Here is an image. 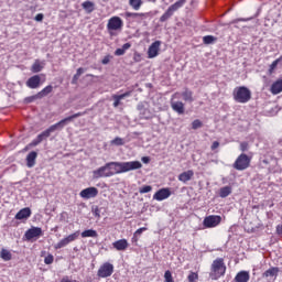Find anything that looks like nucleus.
I'll return each mask as SVG.
<instances>
[{
	"label": "nucleus",
	"mask_w": 282,
	"mask_h": 282,
	"mask_svg": "<svg viewBox=\"0 0 282 282\" xmlns=\"http://www.w3.org/2000/svg\"><path fill=\"white\" fill-rule=\"evenodd\" d=\"M86 72H87V68H83V67L77 68L76 74L72 78V82H70L72 85H78V78H80V76H83V74H85Z\"/></svg>",
	"instance_id": "obj_30"
},
{
	"label": "nucleus",
	"mask_w": 282,
	"mask_h": 282,
	"mask_svg": "<svg viewBox=\"0 0 282 282\" xmlns=\"http://www.w3.org/2000/svg\"><path fill=\"white\" fill-rule=\"evenodd\" d=\"M87 237H91L93 239H97L98 237V231H96L95 229H87V230H84L82 232V238L83 239H87Z\"/></svg>",
	"instance_id": "obj_31"
},
{
	"label": "nucleus",
	"mask_w": 282,
	"mask_h": 282,
	"mask_svg": "<svg viewBox=\"0 0 282 282\" xmlns=\"http://www.w3.org/2000/svg\"><path fill=\"white\" fill-rule=\"evenodd\" d=\"M184 3H186V0H178L174 4H171L164 14L161 15L160 22L165 23V21H169V19H171V17H173V14L184 6Z\"/></svg>",
	"instance_id": "obj_6"
},
{
	"label": "nucleus",
	"mask_w": 282,
	"mask_h": 282,
	"mask_svg": "<svg viewBox=\"0 0 282 282\" xmlns=\"http://www.w3.org/2000/svg\"><path fill=\"white\" fill-rule=\"evenodd\" d=\"M43 67H45V62H41L39 59H35L31 67V72L33 74H39V72H43Z\"/></svg>",
	"instance_id": "obj_25"
},
{
	"label": "nucleus",
	"mask_w": 282,
	"mask_h": 282,
	"mask_svg": "<svg viewBox=\"0 0 282 282\" xmlns=\"http://www.w3.org/2000/svg\"><path fill=\"white\" fill-rule=\"evenodd\" d=\"M61 282H72V280H68L67 278H63Z\"/></svg>",
	"instance_id": "obj_62"
},
{
	"label": "nucleus",
	"mask_w": 282,
	"mask_h": 282,
	"mask_svg": "<svg viewBox=\"0 0 282 282\" xmlns=\"http://www.w3.org/2000/svg\"><path fill=\"white\" fill-rule=\"evenodd\" d=\"M219 224H221V216L217 215L207 216L203 220V226H205V228H216Z\"/></svg>",
	"instance_id": "obj_10"
},
{
	"label": "nucleus",
	"mask_w": 282,
	"mask_h": 282,
	"mask_svg": "<svg viewBox=\"0 0 282 282\" xmlns=\"http://www.w3.org/2000/svg\"><path fill=\"white\" fill-rule=\"evenodd\" d=\"M30 217H32V209L30 207H24L15 214V219L19 221L30 219Z\"/></svg>",
	"instance_id": "obj_17"
},
{
	"label": "nucleus",
	"mask_w": 282,
	"mask_h": 282,
	"mask_svg": "<svg viewBox=\"0 0 282 282\" xmlns=\"http://www.w3.org/2000/svg\"><path fill=\"white\" fill-rule=\"evenodd\" d=\"M66 246H69L66 238H63L55 245V250H61V248H65Z\"/></svg>",
	"instance_id": "obj_39"
},
{
	"label": "nucleus",
	"mask_w": 282,
	"mask_h": 282,
	"mask_svg": "<svg viewBox=\"0 0 282 282\" xmlns=\"http://www.w3.org/2000/svg\"><path fill=\"white\" fill-rule=\"evenodd\" d=\"M181 96L185 102H193V100H195L193 98V91L188 88H184V91L181 94Z\"/></svg>",
	"instance_id": "obj_29"
},
{
	"label": "nucleus",
	"mask_w": 282,
	"mask_h": 282,
	"mask_svg": "<svg viewBox=\"0 0 282 282\" xmlns=\"http://www.w3.org/2000/svg\"><path fill=\"white\" fill-rule=\"evenodd\" d=\"M210 149L212 151H215V149H219V141H214Z\"/></svg>",
	"instance_id": "obj_57"
},
{
	"label": "nucleus",
	"mask_w": 282,
	"mask_h": 282,
	"mask_svg": "<svg viewBox=\"0 0 282 282\" xmlns=\"http://www.w3.org/2000/svg\"><path fill=\"white\" fill-rule=\"evenodd\" d=\"M133 61L135 63H140V61H142V56L140 55V53H138V52L134 53Z\"/></svg>",
	"instance_id": "obj_55"
},
{
	"label": "nucleus",
	"mask_w": 282,
	"mask_h": 282,
	"mask_svg": "<svg viewBox=\"0 0 282 282\" xmlns=\"http://www.w3.org/2000/svg\"><path fill=\"white\" fill-rule=\"evenodd\" d=\"M224 274H226V263H224V258H217L212 263L209 279H212V281H217V279H221Z\"/></svg>",
	"instance_id": "obj_3"
},
{
	"label": "nucleus",
	"mask_w": 282,
	"mask_h": 282,
	"mask_svg": "<svg viewBox=\"0 0 282 282\" xmlns=\"http://www.w3.org/2000/svg\"><path fill=\"white\" fill-rule=\"evenodd\" d=\"M91 212H93V215L97 217V219H100V208H98V206H93Z\"/></svg>",
	"instance_id": "obj_47"
},
{
	"label": "nucleus",
	"mask_w": 282,
	"mask_h": 282,
	"mask_svg": "<svg viewBox=\"0 0 282 282\" xmlns=\"http://www.w3.org/2000/svg\"><path fill=\"white\" fill-rule=\"evenodd\" d=\"M130 6L134 10H140V7L142 6V0H130Z\"/></svg>",
	"instance_id": "obj_41"
},
{
	"label": "nucleus",
	"mask_w": 282,
	"mask_h": 282,
	"mask_svg": "<svg viewBox=\"0 0 282 282\" xmlns=\"http://www.w3.org/2000/svg\"><path fill=\"white\" fill-rule=\"evenodd\" d=\"M82 8L85 10V12H87V14H91V12L96 10V3L88 0L82 3Z\"/></svg>",
	"instance_id": "obj_26"
},
{
	"label": "nucleus",
	"mask_w": 282,
	"mask_h": 282,
	"mask_svg": "<svg viewBox=\"0 0 282 282\" xmlns=\"http://www.w3.org/2000/svg\"><path fill=\"white\" fill-rule=\"evenodd\" d=\"M109 165L113 175H120V173H129V171H138V169H142V163L140 161L109 162Z\"/></svg>",
	"instance_id": "obj_2"
},
{
	"label": "nucleus",
	"mask_w": 282,
	"mask_h": 282,
	"mask_svg": "<svg viewBox=\"0 0 282 282\" xmlns=\"http://www.w3.org/2000/svg\"><path fill=\"white\" fill-rule=\"evenodd\" d=\"M30 149H33L32 147H30V143L23 149V151H30Z\"/></svg>",
	"instance_id": "obj_61"
},
{
	"label": "nucleus",
	"mask_w": 282,
	"mask_h": 282,
	"mask_svg": "<svg viewBox=\"0 0 282 282\" xmlns=\"http://www.w3.org/2000/svg\"><path fill=\"white\" fill-rule=\"evenodd\" d=\"M113 248L119 251H124L129 248V242L127 239H120L112 243Z\"/></svg>",
	"instance_id": "obj_23"
},
{
	"label": "nucleus",
	"mask_w": 282,
	"mask_h": 282,
	"mask_svg": "<svg viewBox=\"0 0 282 282\" xmlns=\"http://www.w3.org/2000/svg\"><path fill=\"white\" fill-rule=\"evenodd\" d=\"M94 180H100V177H113V171H111V165L106 163L104 166L93 171Z\"/></svg>",
	"instance_id": "obj_8"
},
{
	"label": "nucleus",
	"mask_w": 282,
	"mask_h": 282,
	"mask_svg": "<svg viewBox=\"0 0 282 282\" xmlns=\"http://www.w3.org/2000/svg\"><path fill=\"white\" fill-rule=\"evenodd\" d=\"M164 279H165V282H175V281L173 280V273H171L170 270L165 271V273H164Z\"/></svg>",
	"instance_id": "obj_45"
},
{
	"label": "nucleus",
	"mask_w": 282,
	"mask_h": 282,
	"mask_svg": "<svg viewBox=\"0 0 282 282\" xmlns=\"http://www.w3.org/2000/svg\"><path fill=\"white\" fill-rule=\"evenodd\" d=\"M40 99H41L40 95L36 94L33 96L25 97L24 102H25V105H30V104L34 102V100H40Z\"/></svg>",
	"instance_id": "obj_37"
},
{
	"label": "nucleus",
	"mask_w": 282,
	"mask_h": 282,
	"mask_svg": "<svg viewBox=\"0 0 282 282\" xmlns=\"http://www.w3.org/2000/svg\"><path fill=\"white\" fill-rule=\"evenodd\" d=\"M193 175H195V172H193V170L183 172L178 175V182H183V184H186V182H191V180H193Z\"/></svg>",
	"instance_id": "obj_21"
},
{
	"label": "nucleus",
	"mask_w": 282,
	"mask_h": 282,
	"mask_svg": "<svg viewBox=\"0 0 282 282\" xmlns=\"http://www.w3.org/2000/svg\"><path fill=\"white\" fill-rule=\"evenodd\" d=\"M111 58H113L111 55H106L102 61H101V64L102 65H109Z\"/></svg>",
	"instance_id": "obj_51"
},
{
	"label": "nucleus",
	"mask_w": 282,
	"mask_h": 282,
	"mask_svg": "<svg viewBox=\"0 0 282 282\" xmlns=\"http://www.w3.org/2000/svg\"><path fill=\"white\" fill-rule=\"evenodd\" d=\"M79 197L83 199H91L94 197H98V188L87 187L79 193Z\"/></svg>",
	"instance_id": "obj_13"
},
{
	"label": "nucleus",
	"mask_w": 282,
	"mask_h": 282,
	"mask_svg": "<svg viewBox=\"0 0 282 282\" xmlns=\"http://www.w3.org/2000/svg\"><path fill=\"white\" fill-rule=\"evenodd\" d=\"M270 91H271V94H273V96H278V94H281V91H282V79L275 80L271 85Z\"/></svg>",
	"instance_id": "obj_24"
},
{
	"label": "nucleus",
	"mask_w": 282,
	"mask_h": 282,
	"mask_svg": "<svg viewBox=\"0 0 282 282\" xmlns=\"http://www.w3.org/2000/svg\"><path fill=\"white\" fill-rule=\"evenodd\" d=\"M278 59L279 65H282V56H280Z\"/></svg>",
	"instance_id": "obj_63"
},
{
	"label": "nucleus",
	"mask_w": 282,
	"mask_h": 282,
	"mask_svg": "<svg viewBox=\"0 0 282 282\" xmlns=\"http://www.w3.org/2000/svg\"><path fill=\"white\" fill-rule=\"evenodd\" d=\"M141 162H143V164H149V162H151V158H149V156H143V158L141 159Z\"/></svg>",
	"instance_id": "obj_58"
},
{
	"label": "nucleus",
	"mask_w": 282,
	"mask_h": 282,
	"mask_svg": "<svg viewBox=\"0 0 282 282\" xmlns=\"http://www.w3.org/2000/svg\"><path fill=\"white\" fill-rule=\"evenodd\" d=\"M171 107H172L173 111H175V113H178V116L184 115V111H186V109L184 108V102H182V101H173V99H172Z\"/></svg>",
	"instance_id": "obj_20"
},
{
	"label": "nucleus",
	"mask_w": 282,
	"mask_h": 282,
	"mask_svg": "<svg viewBox=\"0 0 282 282\" xmlns=\"http://www.w3.org/2000/svg\"><path fill=\"white\" fill-rule=\"evenodd\" d=\"M111 274H113V264L109 263V262H105L97 272V276H99V279H107L108 276H111Z\"/></svg>",
	"instance_id": "obj_9"
},
{
	"label": "nucleus",
	"mask_w": 282,
	"mask_h": 282,
	"mask_svg": "<svg viewBox=\"0 0 282 282\" xmlns=\"http://www.w3.org/2000/svg\"><path fill=\"white\" fill-rule=\"evenodd\" d=\"M199 279V275L196 272H191L187 276V281L189 282H195Z\"/></svg>",
	"instance_id": "obj_46"
},
{
	"label": "nucleus",
	"mask_w": 282,
	"mask_h": 282,
	"mask_svg": "<svg viewBox=\"0 0 282 282\" xmlns=\"http://www.w3.org/2000/svg\"><path fill=\"white\" fill-rule=\"evenodd\" d=\"M251 159L246 153H241L234 163V169L236 171H246V169L250 167Z\"/></svg>",
	"instance_id": "obj_7"
},
{
	"label": "nucleus",
	"mask_w": 282,
	"mask_h": 282,
	"mask_svg": "<svg viewBox=\"0 0 282 282\" xmlns=\"http://www.w3.org/2000/svg\"><path fill=\"white\" fill-rule=\"evenodd\" d=\"M202 127H204V123H202V121L199 119H195L192 122V129H194V130L202 129Z\"/></svg>",
	"instance_id": "obj_43"
},
{
	"label": "nucleus",
	"mask_w": 282,
	"mask_h": 282,
	"mask_svg": "<svg viewBox=\"0 0 282 282\" xmlns=\"http://www.w3.org/2000/svg\"><path fill=\"white\" fill-rule=\"evenodd\" d=\"M153 191V187L151 185H144L139 188V193L141 195H144L145 193H151Z\"/></svg>",
	"instance_id": "obj_40"
},
{
	"label": "nucleus",
	"mask_w": 282,
	"mask_h": 282,
	"mask_svg": "<svg viewBox=\"0 0 282 282\" xmlns=\"http://www.w3.org/2000/svg\"><path fill=\"white\" fill-rule=\"evenodd\" d=\"M251 18H248V19H243V18H239V19H236L232 21V23H239L240 21H250Z\"/></svg>",
	"instance_id": "obj_59"
},
{
	"label": "nucleus",
	"mask_w": 282,
	"mask_h": 282,
	"mask_svg": "<svg viewBox=\"0 0 282 282\" xmlns=\"http://www.w3.org/2000/svg\"><path fill=\"white\" fill-rule=\"evenodd\" d=\"M78 237H80V231H75L74 234H70L67 237H65V239H66V242L72 243V241H76Z\"/></svg>",
	"instance_id": "obj_36"
},
{
	"label": "nucleus",
	"mask_w": 282,
	"mask_h": 282,
	"mask_svg": "<svg viewBox=\"0 0 282 282\" xmlns=\"http://www.w3.org/2000/svg\"><path fill=\"white\" fill-rule=\"evenodd\" d=\"M235 282H248L250 281V272L249 271H240L236 274Z\"/></svg>",
	"instance_id": "obj_22"
},
{
	"label": "nucleus",
	"mask_w": 282,
	"mask_h": 282,
	"mask_svg": "<svg viewBox=\"0 0 282 282\" xmlns=\"http://www.w3.org/2000/svg\"><path fill=\"white\" fill-rule=\"evenodd\" d=\"M180 93H175L174 95H173V98H175V96H177Z\"/></svg>",
	"instance_id": "obj_64"
},
{
	"label": "nucleus",
	"mask_w": 282,
	"mask_h": 282,
	"mask_svg": "<svg viewBox=\"0 0 282 282\" xmlns=\"http://www.w3.org/2000/svg\"><path fill=\"white\" fill-rule=\"evenodd\" d=\"M131 47V43H126L122 45L121 48H117L115 51V56H124V53L127 52V50H129Z\"/></svg>",
	"instance_id": "obj_34"
},
{
	"label": "nucleus",
	"mask_w": 282,
	"mask_h": 282,
	"mask_svg": "<svg viewBox=\"0 0 282 282\" xmlns=\"http://www.w3.org/2000/svg\"><path fill=\"white\" fill-rule=\"evenodd\" d=\"M111 144H115V147H123L124 140L120 137H117L111 141Z\"/></svg>",
	"instance_id": "obj_42"
},
{
	"label": "nucleus",
	"mask_w": 282,
	"mask_h": 282,
	"mask_svg": "<svg viewBox=\"0 0 282 282\" xmlns=\"http://www.w3.org/2000/svg\"><path fill=\"white\" fill-rule=\"evenodd\" d=\"M112 98L115 100L112 107H120V99L116 95H113Z\"/></svg>",
	"instance_id": "obj_53"
},
{
	"label": "nucleus",
	"mask_w": 282,
	"mask_h": 282,
	"mask_svg": "<svg viewBox=\"0 0 282 282\" xmlns=\"http://www.w3.org/2000/svg\"><path fill=\"white\" fill-rule=\"evenodd\" d=\"M39 144H41V141L36 137L31 143H29V147L34 149V147H39Z\"/></svg>",
	"instance_id": "obj_52"
},
{
	"label": "nucleus",
	"mask_w": 282,
	"mask_h": 282,
	"mask_svg": "<svg viewBox=\"0 0 282 282\" xmlns=\"http://www.w3.org/2000/svg\"><path fill=\"white\" fill-rule=\"evenodd\" d=\"M232 96L235 102H239L240 105H246V102H250V100H252V91L246 86L236 87Z\"/></svg>",
	"instance_id": "obj_4"
},
{
	"label": "nucleus",
	"mask_w": 282,
	"mask_h": 282,
	"mask_svg": "<svg viewBox=\"0 0 282 282\" xmlns=\"http://www.w3.org/2000/svg\"><path fill=\"white\" fill-rule=\"evenodd\" d=\"M280 269L278 267H271L262 273V279H276L279 276Z\"/></svg>",
	"instance_id": "obj_19"
},
{
	"label": "nucleus",
	"mask_w": 282,
	"mask_h": 282,
	"mask_svg": "<svg viewBox=\"0 0 282 282\" xmlns=\"http://www.w3.org/2000/svg\"><path fill=\"white\" fill-rule=\"evenodd\" d=\"M160 45H162V41H155L149 46L148 58H155L160 54Z\"/></svg>",
	"instance_id": "obj_15"
},
{
	"label": "nucleus",
	"mask_w": 282,
	"mask_h": 282,
	"mask_svg": "<svg viewBox=\"0 0 282 282\" xmlns=\"http://www.w3.org/2000/svg\"><path fill=\"white\" fill-rule=\"evenodd\" d=\"M0 257L2 261H12V252L8 249H1Z\"/></svg>",
	"instance_id": "obj_33"
},
{
	"label": "nucleus",
	"mask_w": 282,
	"mask_h": 282,
	"mask_svg": "<svg viewBox=\"0 0 282 282\" xmlns=\"http://www.w3.org/2000/svg\"><path fill=\"white\" fill-rule=\"evenodd\" d=\"M231 194H232V186L230 185L221 187L218 193L219 197H221L223 199H226V197H228Z\"/></svg>",
	"instance_id": "obj_27"
},
{
	"label": "nucleus",
	"mask_w": 282,
	"mask_h": 282,
	"mask_svg": "<svg viewBox=\"0 0 282 282\" xmlns=\"http://www.w3.org/2000/svg\"><path fill=\"white\" fill-rule=\"evenodd\" d=\"M34 19L35 21L41 22L45 19V15L43 13H37Z\"/></svg>",
	"instance_id": "obj_56"
},
{
	"label": "nucleus",
	"mask_w": 282,
	"mask_h": 282,
	"mask_svg": "<svg viewBox=\"0 0 282 282\" xmlns=\"http://www.w3.org/2000/svg\"><path fill=\"white\" fill-rule=\"evenodd\" d=\"M39 158V152L36 151H31L26 155V166L28 169H34L36 166V159Z\"/></svg>",
	"instance_id": "obj_18"
},
{
	"label": "nucleus",
	"mask_w": 282,
	"mask_h": 282,
	"mask_svg": "<svg viewBox=\"0 0 282 282\" xmlns=\"http://www.w3.org/2000/svg\"><path fill=\"white\" fill-rule=\"evenodd\" d=\"M52 91H54V86L48 85L45 88H43L40 93H37V96H40V99L45 98V96H50V94H52Z\"/></svg>",
	"instance_id": "obj_32"
},
{
	"label": "nucleus",
	"mask_w": 282,
	"mask_h": 282,
	"mask_svg": "<svg viewBox=\"0 0 282 282\" xmlns=\"http://www.w3.org/2000/svg\"><path fill=\"white\" fill-rule=\"evenodd\" d=\"M86 113H87L86 111L76 112L69 117L62 119L57 123L52 124L46 130H44L42 133H40L37 135V139L41 142H43V140H47V138H50V135H52V133H54V131H63V129H65V127H67V124H69V122H73L74 120H76V118H80V117L85 116Z\"/></svg>",
	"instance_id": "obj_1"
},
{
	"label": "nucleus",
	"mask_w": 282,
	"mask_h": 282,
	"mask_svg": "<svg viewBox=\"0 0 282 282\" xmlns=\"http://www.w3.org/2000/svg\"><path fill=\"white\" fill-rule=\"evenodd\" d=\"M43 235V229L41 227H32L28 229L24 234L26 241H32V239L39 238Z\"/></svg>",
	"instance_id": "obj_11"
},
{
	"label": "nucleus",
	"mask_w": 282,
	"mask_h": 282,
	"mask_svg": "<svg viewBox=\"0 0 282 282\" xmlns=\"http://www.w3.org/2000/svg\"><path fill=\"white\" fill-rule=\"evenodd\" d=\"M217 42V37H215L214 35H205L203 37V43L204 45H213V43Z\"/></svg>",
	"instance_id": "obj_35"
},
{
	"label": "nucleus",
	"mask_w": 282,
	"mask_h": 282,
	"mask_svg": "<svg viewBox=\"0 0 282 282\" xmlns=\"http://www.w3.org/2000/svg\"><path fill=\"white\" fill-rule=\"evenodd\" d=\"M147 230V227H141L134 232V237H140Z\"/></svg>",
	"instance_id": "obj_54"
},
{
	"label": "nucleus",
	"mask_w": 282,
	"mask_h": 282,
	"mask_svg": "<svg viewBox=\"0 0 282 282\" xmlns=\"http://www.w3.org/2000/svg\"><path fill=\"white\" fill-rule=\"evenodd\" d=\"M122 25L123 22L120 17H112L108 21L107 29L112 31L122 30Z\"/></svg>",
	"instance_id": "obj_12"
},
{
	"label": "nucleus",
	"mask_w": 282,
	"mask_h": 282,
	"mask_svg": "<svg viewBox=\"0 0 282 282\" xmlns=\"http://www.w3.org/2000/svg\"><path fill=\"white\" fill-rule=\"evenodd\" d=\"M248 149H249L248 142L243 141L240 143V151H242V153H246V151H248Z\"/></svg>",
	"instance_id": "obj_50"
},
{
	"label": "nucleus",
	"mask_w": 282,
	"mask_h": 282,
	"mask_svg": "<svg viewBox=\"0 0 282 282\" xmlns=\"http://www.w3.org/2000/svg\"><path fill=\"white\" fill-rule=\"evenodd\" d=\"M184 3H186V0H178L174 4H171L164 14L161 15L160 22L165 23V21H169V19H171V17H173V14L184 6Z\"/></svg>",
	"instance_id": "obj_5"
},
{
	"label": "nucleus",
	"mask_w": 282,
	"mask_h": 282,
	"mask_svg": "<svg viewBox=\"0 0 282 282\" xmlns=\"http://www.w3.org/2000/svg\"><path fill=\"white\" fill-rule=\"evenodd\" d=\"M137 109L141 118H144V120H149V118H151V116H149V109L144 107V104H138Z\"/></svg>",
	"instance_id": "obj_28"
},
{
	"label": "nucleus",
	"mask_w": 282,
	"mask_h": 282,
	"mask_svg": "<svg viewBox=\"0 0 282 282\" xmlns=\"http://www.w3.org/2000/svg\"><path fill=\"white\" fill-rule=\"evenodd\" d=\"M278 65H279V61L278 59L272 62V64L270 65V68H269L270 74H272L276 69Z\"/></svg>",
	"instance_id": "obj_49"
},
{
	"label": "nucleus",
	"mask_w": 282,
	"mask_h": 282,
	"mask_svg": "<svg viewBox=\"0 0 282 282\" xmlns=\"http://www.w3.org/2000/svg\"><path fill=\"white\" fill-rule=\"evenodd\" d=\"M170 197H171V189L166 187L159 189L153 195V199H156V202H164V199H169Z\"/></svg>",
	"instance_id": "obj_14"
},
{
	"label": "nucleus",
	"mask_w": 282,
	"mask_h": 282,
	"mask_svg": "<svg viewBox=\"0 0 282 282\" xmlns=\"http://www.w3.org/2000/svg\"><path fill=\"white\" fill-rule=\"evenodd\" d=\"M26 87L29 89H39L41 87V76L40 75H33L26 80Z\"/></svg>",
	"instance_id": "obj_16"
},
{
	"label": "nucleus",
	"mask_w": 282,
	"mask_h": 282,
	"mask_svg": "<svg viewBox=\"0 0 282 282\" xmlns=\"http://www.w3.org/2000/svg\"><path fill=\"white\" fill-rule=\"evenodd\" d=\"M118 99L120 100H124V98H129V96H131V91H126L121 95H115Z\"/></svg>",
	"instance_id": "obj_48"
},
{
	"label": "nucleus",
	"mask_w": 282,
	"mask_h": 282,
	"mask_svg": "<svg viewBox=\"0 0 282 282\" xmlns=\"http://www.w3.org/2000/svg\"><path fill=\"white\" fill-rule=\"evenodd\" d=\"M44 263L46 265H52V263H54V256L48 253L47 257L44 258Z\"/></svg>",
	"instance_id": "obj_44"
},
{
	"label": "nucleus",
	"mask_w": 282,
	"mask_h": 282,
	"mask_svg": "<svg viewBox=\"0 0 282 282\" xmlns=\"http://www.w3.org/2000/svg\"><path fill=\"white\" fill-rule=\"evenodd\" d=\"M127 17H131L132 19H147L149 13H127Z\"/></svg>",
	"instance_id": "obj_38"
},
{
	"label": "nucleus",
	"mask_w": 282,
	"mask_h": 282,
	"mask_svg": "<svg viewBox=\"0 0 282 282\" xmlns=\"http://www.w3.org/2000/svg\"><path fill=\"white\" fill-rule=\"evenodd\" d=\"M276 234L282 236V225L276 226Z\"/></svg>",
	"instance_id": "obj_60"
}]
</instances>
